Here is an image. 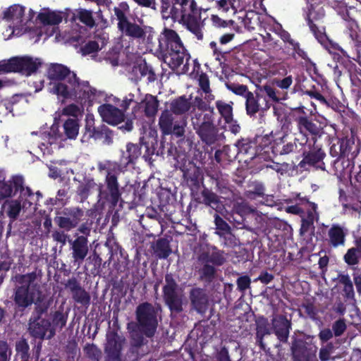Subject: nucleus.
<instances>
[{"mask_svg": "<svg viewBox=\"0 0 361 361\" xmlns=\"http://www.w3.org/2000/svg\"><path fill=\"white\" fill-rule=\"evenodd\" d=\"M348 233L346 228L338 224H333L328 230L327 238L325 240L332 248L344 247Z\"/></svg>", "mask_w": 361, "mask_h": 361, "instance_id": "26", "label": "nucleus"}, {"mask_svg": "<svg viewBox=\"0 0 361 361\" xmlns=\"http://www.w3.org/2000/svg\"><path fill=\"white\" fill-rule=\"evenodd\" d=\"M49 92L63 100L71 99L84 105L90 104L96 94V89L87 80H82L66 66L53 63L47 71Z\"/></svg>", "mask_w": 361, "mask_h": 361, "instance_id": "1", "label": "nucleus"}, {"mask_svg": "<svg viewBox=\"0 0 361 361\" xmlns=\"http://www.w3.org/2000/svg\"><path fill=\"white\" fill-rule=\"evenodd\" d=\"M180 170L183 172V178L192 190H198L201 185H203L204 174L202 169L192 161H188L185 163Z\"/></svg>", "mask_w": 361, "mask_h": 361, "instance_id": "18", "label": "nucleus"}, {"mask_svg": "<svg viewBox=\"0 0 361 361\" xmlns=\"http://www.w3.org/2000/svg\"><path fill=\"white\" fill-rule=\"evenodd\" d=\"M4 207L9 219L15 221L21 211L23 204H21L20 200H7L4 202Z\"/></svg>", "mask_w": 361, "mask_h": 361, "instance_id": "45", "label": "nucleus"}, {"mask_svg": "<svg viewBox=\"0 0 361 361\" xmlns=\"http://www.w3.org/2000/svg\"><path fill=\"white\" fill-rule=\"evenodd\" d=\"M262 97L260 92H250L246 94L245 99V110L246 114L250 116H255L261 109V106L259 102V99Z\"/></svg>", "mask_w": 361, "mask_h": 361, "instance_id": "39", "label": "nucleus"}, {"mask_svg": "<svg viewBox=\"0 0 361 361\" xmlns=\"http://www.w3.org/2000/svg\"><path fill=\"white\" fill-rule=\"evenodd\" d=\"M190 31L196 39L202 41L204 39V24L200 21V13L188 15L184 19L178 20Z\"/></svg>", "mask_w": 361, "mask_h": 361, "instance_id": "31", "label": "nucleus"}, {"mask_svg": "<svg viewBox=\"0 0 361 361\" xmlns=\"http://www.w3.org/2000/svg\"><path fill=\"white\" fill-rule=\"evenodd\" d=\"M74 240H69L71 257L78 267L84 262L89 252V241L85 236L74 235Z\"/></svg>", "mask_w": 361, "mask_h": 361, "instance_id": "21", "label": "nucleus"}, {"mask_svg": "<svg viewBox=\"0 0 361 361\" xmlns=\"http://www.w3.org/2000/svg\"><path fill=\"white\" fill-rule=\"evenodd\" d=\"M202 267L199 270L200 278L207 283H212L216 276V269L208 262H200Z\"/></svg>", "mask_w": 361, "mask_h": 361, "instance_id": "44", "label": "nucleus"}, {"mask_svg": "<svg viewBox=\"0 0 361 361\" xmlns=\"http://www.w3.org/2000/svg\"><path fill=\"white\" fill-rule=\"evenodd\" d=\"M216 107L225 123H228L232 121L233 115L231 104H227L222 100H217L216 102Z\"/></svg>", "mask_w": 361, "mask_h": 361, "instance_id": "47", "label": "nucleus"}, {"mask_svg": "<svg viewBox=\"0 0 361 361\" xmlns=\"http://www.w3.org/2000/svg\"><path fill=\"white\" fill-rule=\"evenodd\" d=\"M212 252L203 251L198 256L200 262H208L212 264L220 267L226 262L224 252L219 250L216 246L212 247Z\"/></svg>", "mask_w": 361, "mask_h": 361, "instance_id": "34", "label": "nucleus"}, {"mask_svg": "<svg viewBox=\"0 0 361 361\" xmlns=\"http://www.w3.org/2000/svg\"><path fill=\"white\" fill-rule=\"evenodd\" d=\"M28 325L30 336L40 341L49 340L56 334V330L49 319L30 318Z\"/></svg>", "mask_w": 361, "mask_h": 361, "instance_id": "16", "label": "nucleus"}, {"mask_svg": "<svg viewBox=\"0 0 361 361\" xmlns=\"http://www.w3.org/2000/svg\"><path fill=\"white\" fill-rule=\"evenodd\" d=\"M185 120L176 119L173 114L168 109L162 111L159 118V127L164 135H173L180 137L185 135Z\"/></svg>", "mask_w": 361, "mask_h": 361, "instance_id": "12", "label": "nucleus"}, {"mask_svg": "<svg viewBox=\"0 0 361 361\" xmlns=\"http://www.w3.org/2000/svg\"><path fill=\"white\" fill-rule=\"evenodd\" d=\"M104 353L108 361H121L122 350L126 338L113 330L107 332L106 335Z\"/></svg>", "mask_w": 361, "mask_h": 361, "instance_id": "14", "label": "nucleus"}, {"mask_svg": "<svg viewBox=\"0 0 361 361\" xmlns=\"http://www.w3.org/2000/svg\"><path fill=\"white\" fill-rule=\"evenodd\" d=\"M152 248L156 257L159 259H167L172 252L170 242L166 238H159Z\"/></svg>", "mask_w": 361, "mask_h": 361, "instance_id": "41", "label": "nucleus"}, {"mask_svg": "<svg viewBox=\"0 0 361 361\" xmlns=\"http://www.w3.org/2000/svg\"><path fill=\"white\" fill-rule=\"evenodd\" d=\"M35 305V307L30 318L43 319L42 316L47 312L49 303L43 301L41 297H38Z\"/></svg>", "mask_w": 361, "mask_h": 361, "instance_id": "53", "label": "nucleus"}, {"mask_svg": "<svg viewBox=\"0 0 361 361\" xmlns=\"http://www.w3.org/2000/svg\"><path fill=\"white\" fill-rule=\"evenodd\" d=\"M159 49L171 56L170 66L173 69L183 65V71H188L190 55L183 45L178 34L173 30L164 28L158 38Z\"/></svg>", "mask_w": 361, "mask_h": 361, "instance_id": "2", "label": "nucleus"}, {"mask_svg": "<svg viewBox=\"0 0 361 361\" xmlns=\"http://www.w3.org/2000/svg\"><path fill=\"white\" fill-rule=\"evenodd\" d=\"M256 335L257 337H264L266 335L271 334L272 330L269 328L268 319L264 317H260L256 321Z\"/></svg>", "mask_w": 361, "mask_h": 361, "instance_id": "52", "label": "nucleus"}, {"mask_svg": "<svg viewBox=\"0 0 361 361\" xmlns=\"http://www.w3.org/2000/svg\"><path fill=\"white\" fill-rule=\"evenodd\" d=\"M191 123L200 140L208 146L215 145L221 140L219 130L214 123V114L195 111L191 116Z\"/></svg>", "mask_w": 361, "mask_h": 361, "instance_id": "5", "label": "nucleus"}, {"mask_svg": "<svg viewBox=\"0 0 361 361\" xmlns=\"http://www.w3.org/2000/svg\"><path fill=\"white\" fill-rule=\"evenodd\" d=\"M98 112L102 120L112 126H116L124 121L123 110L110 104H103L98 107Z\"/></svg>", "mask_w": 361, "mask_h": 361, "instance_id": "25", "label": "nucleus"}, {"mask_svg": "<svg viewBox=\"0 0 361 361\" xmlns=\"http://www.w3.org/2000/svg\"><path fill=\"white\" fill-rule=\"evenodd\" d=\"M178 11H180L178 20L184 19L188 15H197L200 12L198 11L195 0H179Z\"/></svg>", "mask_w": 361, "mask_h": 361, "instance_id": "42", "label": "nucleus"}, {"mask_svg": "<svg viewBox=\"0 0 361 361\" xmlns=\"http://www.w3.org/2000/svg\"><path fill=\"white\" fill-rule=\"evenodd\" d=\"M65 286L71 293L72 298L75 302L86 308L90 306L91 302L90 295L81 286L75 277L68 279L65 283Z\"/></svg>", "mask_w": 361, "mask_h": 361, "instance_id": "23", "label": "nucleus"}, {"mask_svg": "<svg viewBox=\"0 0 361 361\" xmlns=\"http://www.w3.org/2000/svg\"><path fill=\"white\" fill-rule=\"evenodd\" d=\"M129 6L127 3L122 2L118 7L114 8V15L116 17L117 28L121 33V35L131 40L145 39L147 35V26L143 25L142 20H139L137 23L135 20H131L126 15Z\"/></svg>", "mask_w": 361, "mask_h": 361, "instance_id": "6", "label": "nucleus"}, {"mask_svg": "<svg viewBox=\"0 0 361 361\" xmlns=\"http://www.w3.org/2000/svg\"><path fill=\"white\" fill-rule=\"evenodd\" d=\"M13 300L14 302V317H22L27 308L34 302V296L30 291L29 285H22L15 288Z\"/></svg>", "mask_w": 361, "mask_h": 361, "instance_id": "15", "label": "nucleus"}, {"mask_svg": "<svg viewBox=\"0 0 361 361\" xmlns=\"http://www.w3.org/2000/svg\"><path fill=\"white\" fill-rule=\"evenodd\" d=\"M284 126L285 124L281 128L272 130L269 134L261 137L264 142V145H271V152L274 155H287L297 151L298 139L295 138L288 142V134L283 130Z\"/></svg>", "mask_w": 361, "mask_h": 361, "instance_id": "8", "label": "nucleus"}, {"mask_svg": "<svg viewBox=\"0 0 361 361\" xmlns=\"http://www.w3.org/2000/svg\"><path fill=\"white\" fill-rule=\"evenodd\" d=\"M179 0H161V13L165 19L171 18L173 21H178L180 13L178 11Z\"/></svg>", "mask_w": 361, "mask_h": 361, "instance_id": "38", "label": "nucleus"}, {"mask_svg": "<svg viewBox=\"0 0 361 361\" xmlns=\"http://www.w3.org/2000/svg\"><path fill=\"white\" fill-rule=\"evenodd\" d=\"M114 131L104 124L94 126L93 118L87 117L85 120V132L82 137V142L88 141L92 138L101 140L104 145H111L114 142Z\"/></svg>", "mask_w": 361, "mask_h": 361, "instance_id": "11", "label": "nucleus"}, {"mask_svg": "<svg viewBox=\"0 0 361 361\" xmlns=\"http://www.w3.org/2000/svg\"><path fill=\"white\" fill-rule=\"evenodd\" d=\"M211 4L213 7L226 12L230 8L237 10L240 7V0H214Z\"/></svg>", "mask_w": 361, "mask_h": 361, "instance_id": "50", "label": "nucleus"}, {"mask_svg": "<svg viewBox=\"0 0 361 361\" xmlns=\"http://www.w3.org/2000/svg\"><path fill=\"white\" fill-rule=\"evenodd\" d=\"M166 284L163 286V299L171 312L180 313L183 308V295L178 291V285L171 274L165 276Z\"/></svg>", "mask_w": 361, "mask_h": 361, "instance_id": "10", "label": "nucleus"}, {"mask_svg": "<svg viewBox=\"0 0 361 361\" xmlns=\"http://www.w3.org/2000/svg\"><path fill=\"white\" fill-rule=\"evenodd\" d=\"M192 307L199 313L203 314L208 308L209 298L206 290L201 288H192L189 293Z\"/></svg>", "mask_w": 361, "mask_h": 361, "instance_id": "30", "label": "nucleus"}, {"mask_svg": "<svg viewBox=\"0 0 361 361\" xmlns=\"http://www.w3.org/2000/svg\"><path fill=\"white\" fill-rule=\"evenodd\" d=\"M12 349L6 341L0 340V361H10Z\"/></svg>", "mask_w": 361, "mask_h": 361, "instance_id": "62", "label": "nucleus"}, {"mask_svg": "<svg viewBox=\"0 0 361 361\" xmlns=\"http://www.w3.org/2000/svg\"><path fill=\"white\" fill-rule=\"evenodd\" d=\"M29 350L30 346L25 339H21L16 342V350L17 352V354L21 358V360H29Z\"/></svg>", "mask_w": 361, "mask_h": 361, "instance_id": "55", "label": "nucleus"}, {"mask_svg": "<svg viewBox=\"0 0 361 361\" xmlns=\"http://www.w3.org/2000/svg\"><path fill=\"white\" fill-rule=\"evenodd\" d=\"M347 329L345 319L339 318L332 324V331L336 337L341 336L343 334Z\"/></svg>", "mask_w": 361, "mask_h": 361, "instance_id": "63", "label": "nucleus"}, {"mask_svg": "<svg viewBox=\"0 0 361 361\" xmlns=\"http://www.w3.org/2000/svg\"><path fill=\"white\" fill-rule=\"evenodd\" d=\"M235 145L238 154L250 156L248 159L250 160L257 154V141L255 139L243 137L238 140Z\"/></svg>", "mask_w": 361, "mask_h": 361, "instance_id": "37", "label": "nucleus"}, {"mask_svg": "<svg viewBox=\"0 0 361 361\" xmlns=\"http://www.w3.org/2000/svg\"><path fill=\"white\" fill-rule=\"evenodd\" d=\"M232 212L235 214V215H241V216L246 217L247 215L253 213L254 209L247 203L241 202L233 204Z\"/></svg>", "mask_w": 361, "mask_h": 361, "instance_id": "56", "label": "nucleus"}, {"mask_svg": "<svg viewBox=\"0 0 361 361\" xmlns=\"http://www.w3.org/2000/svg\"><path fill=\"white\" fill-rule=\"evenodd\" d=\"M226 87L236 95L242 96L243 97H245L246 94L250 92L249 91L247 86L243 84L231 83L227 84Z\"/></svg>", "mask_w": 361, "mask_h": 361, "instance_id": "64", "label": "nucleus"}, {"mask_svg": "<svg viewBox=\"0 0 361 361\" xmlns=\"http://www.w3.org/2000/svg\"><path fill=\"white\" fill-rule=\"evenodd\" d=\"M341 146V155L342 159L347 158L348 164L347 167L350 166V162L354 165V159L357 157L360 152V147L355 145V139L352 137H345L339 139Z\"/></svg>", "mask_w": 361, "mask_h": 361, "instance_id": "32", "label": "nucleus"}, {"mask_svg": "<svg viewBox=\"0 0 361 361\" xmlns=\"http://www.w3.org/2000/svg\"><path fill=\"white\" fill-rule=\"evenodd\" d=\"M302 155L303 159L299 163L300 167L307 164L317 169L324 170L325 164L323 160L326 157V153L321 147L314 146L313 149L308 152H303Z\"/></svg>", "mask_w": 361, "mask_h": 361, "instance_id": "27", "label": "nucleus"}, {"mask_svg": "<svg viewBox=\"0 0 361 361\" xmlns=\"http://www.w3.org/2000/svg\"><path fill=\"white\" fill-rule=\"evenodd\" d=\"M159 309L152 303L144 302L138 305L135 310L137 329L141 331L147 338H152L155 335L159 321Z\"/></svg>", "mask_w": 361, "mask_h": 361, "instance_id": "7", "label": "nucleus"}, {"mask_svg": "<svg viewBox=\"0 0 361 361\" xmlns=\"http://www.w3.org/2000/svg\"><path fill=\"white\" fill-rule=\"evenodd\" d=\"M80 52L82 55L87 56L92 54H95L102 49L99 43L94 40H90L84 45L80 47Z\"/></svg>", "mask_w": 361, "mask_h": 361, "instance_id": "58", "label": "nucleus"}, {"mask_svg": "<svg viewBox=\"0 0 361 361\" xmlns=\"http://www.w3.org/2000/svg\"><path fill=\"white\" fill-rule=\"evenodd\" d=\"M336 345L333 342H328L326 345H322L319 352V358L321 361H329L334 357H331V355L336 350Z\"/></svg>", "mask_w": 361, "mask_h": 361, "instance_id": "54", "label": "nucleus"}, {"mask_svg": "<svg viewBox=\"0 0 361 361\" xmlns=\"http://www.w3.org/2000/svg\"><path fill=\"white\" fill-rule=\"evenodd\" d=\"M303 18L310 32L317 40L324 44L329 38L326 32L325 20L326 12L325 4L322 0H310L303 8Z\"/></svg>", "mask_w": 361, "mask_h": 361, "instance_id": "3", "label": "nucleus"}, {"mask_svg": "<svg viewBox=\"0 0 361 361\" xmlns=\"http://www.w3.org/2000/svg\"><path fill=\"white\" fill-rule=\"evenodd\" d=\"M92 183L90 181L80 183L77 188V195L80 197V202H85L89 197L90 190L92 188Z\"/></svg>", "mask_w": 361, "mask_h": 361, "instance_id": "60", "label": "nucleus"}, {"mask_svg": "<svg viewBox=\"0 0 361 361\" xmlns=\"http://www.w3.org/2000/svg\"><path fill=\"white\" fill-rule=\"evenodd\" d=\"M159 105V102L157 97L147 94L140 102L136 104L133 110V114L136 117L137 111L140 110L146 117L153 118L158 111Z\"/></svg>", "mask_w": 361, "mask_h": 361, "instance_id": "28", "label": "nucleus"}, {"mask_svg": "<svg viewBox=\"0 0 361 361\" xmlns=\"http://www.w3.org/2000/svg\"><path fill=\"white\" fill-rule=\"evenodd\" d=\"M310 207L306 213L300 217L301 224L299 233L301 236L307 233H310V235H313L315 228L314 221H317L319 219L317 204L315 202H310Z\"/></svg>", "mask_w": 361, "mask_h": 361, "instance_id": "24", "label": "nucleus"}, {"mask_svg": "<svg viewBox=\"0 0 361 361\" xmlns=\"http://www.w3.org/2000/svg\"><path fill=\"white\" fill-rule=\"evenodd\" d=\"M343 259L353 271H357L355 267L361 262V238L354 240V246L347 250Z\"/></svg>", "mask_w": 361, "mask_h": 361, "instance_id": "33", "label": "nucleus"}, {"mask_svg": "<svg viewBox=\"0 0 361 361\" xmlns=\"http://www.w3.org/2000/svg\"><path fill=\"white\" fill-rule=\"evenodd\" d=\"M25 13V7L15 4L10 6L5 12L4 17L10 20H21Z\"/></svg>", "mask_w": 361, "mask_h": 361, "instance_id": "51", "label": "nucleus"}, {"mask_svg": "<svg viewBox=\"0 0 361 361\" xmlns=\"http://www.w3.org/2000/svg\"><path fill=\"white\" fill-rule=\"evenodd\" d=\"M19 199L23 204V208L27 209L33 204L35 206L39 205V199L42 197V195L39 191L34 193L29 187L25 188L24 185H23V188L19 190Z\"/></svg>", "mask_w": 361, "mask_h": 361, "instance_id": "36", "label": "nucleus"}, {"mask_svg": "<svg viewBox=\"0 0 361 361\" xmlns=\"http://www.w3.org/2000/svg\"><path fill=\"white\" fill-rule=\"evenodd\" d=\"M214 218V222L215 224L216 229L214 233L219 235V237H222L226 235V234H229L230 231H231L229 224L218 214H215Z\"/></svg>", "mask_w": 361, "mask_h": 361, "instance_id": "48", "label": "nucleus"}, {"mask_svg": "<svg viewBox=\"0 0 361 361\" xmlns=\"http://www.w3.org/2000/svg\"><path fill=\"white\" fill-rule=\"evenodd\" d=\"M37 18L44 25H56L62 22L61 14L54 11L39 13Z\"/></svg>", "mask_w": 361, "mask_h": 361, "instance_id": "46", "label": "nucleus"}, {"mask_svg": "<svg viewBox=\"0 0 361 361\" xmlns=\"http://www.w3.org/2000/svg\"><path fill=\"white\" fill-rule=\"evenodd\" d=\"M145 149L143 157L145 160L154 153V148L149 146L148 142L146 141L145 137H142L140 138L139 144H133L129 142L126 145L127 156L123 155V158L126 159V163L133 164L135 161L140 156L142 149Z\"/></svg>", "mask_w": 361, "mask_h": 361, "instance_id": "19", "label": "nucleus"}, {"mask_svg": "<svg viewBox=\"0 0 361 361\" xmlns=\"http://www.w3.org/2000/svg\"><path fill=\"white\" fill-rule=\"evenodd\" d=\"M24 183V178L20 175L13 176L8 181L0 180V199L15 196Z\"/></svg>", "mask_w": 361, "mask_h": 361, "instance_id": "29", "label": "nucleus"}, {"mask_svg": "<svg viewBox=\"0 0 361 361\" xmlns=\"http://www.w3.org/2000/svg\"><path fill=\"white\" fill-rule=\"evenodd\" d=\"M201 196L202 197V203L206 206L210 207L217 212L223 209L224 204L220 200V197L211 189L203 185Z\"/></svg>", "mask_w": 361, "mask_h": 361, "instance_id": "35", "label": "nucleus"}, {"mask_svg": "<svg viewBox=\"0 0 361 361\" xmlns=\"http://www.w3.org/2000/svg\"><path fill=\"white\" fill-rule=\"evenodd\" d=\"M42 66L39 59L29 56H16L0 61V73H19L25 76L35 73Z\"/></svg>", "mask_w": 361, "mask_h": 361, "instance_id": "9", "label": "nucleus"}, {"mask_svg": "<svg viewBox=\"0 0 361 361\" xmlns=\"http://www.w3.org/2000/svg\"><path fill=\"white\" fill-rule=\"evenodd\" d=\"M83 216L84 211L79 207H66L61 216L54 218V221L60 228L70 231L78 227Z\"/></svg>", "mask_w": 361, "mask_h": 361, "instance_id": "13", "label": "nucleus"}, {"mask_svg": "<svg viewBox=\"0 0 361 361\" xmlns=\"http://www.w3.org/2000/svg\"><path fill=\"white\" fill-rule=\"evenodd\" d=\"M138 69L140 73V76L142 78H146L147 82H152L156 80V75L152 68L146 62L140 64Z\"/></svg>", "mask_w": 361, "mask_h": 361, "instance_id": "57", "label": "nucleus"}, {"mask_svg": "<svg viewBox=\"0 0 361 361\" xmlns=\"http://www.w3.org/2000/svg\"><path fill=\"white\" fill-rule=\"evenodd\" d=\"M84 351L88 358L94 361H99L102 355L101 350L94 343L87 344L84 348Z\"/></svg>", "mask_w": 361, "mask_h": 361, "instance_id": "59", "label": "nucleus"}, {"mask_svg": "<svg viewBox=\"0 0 361 361\" xmlns=\"http://www.w3.org/2000/svg\"><path fill=\"white\" fill-rule=\"evenodd\" d=\"M290 350L293 361H312L315 357V350L302 338H295Z\"/></svg>", "mask_w": 361, "mask_h": 361, "instance_id": "20", "label": "nucleus"}, {"mask_svg": "<svg viewBox=\"0 0 361 361\" xmlns=\"http://www.w3.org/2000/svg\"><path fill=\"white\" fill-rule=\"evenodd\" d=\"M292 328L291 320L286 315L277 314L271 319V330L277 339L282 343H286L288 340L290 331Z\"/></svg>", "mask_w": 361, "mask_h": 361, "instance_id": "22", "label": "nucleus"}, {"mask_svg": "<svg viewBox=\"0 0 361 361\" xmlns=\"http://www.w3.org/2000/svg\"><path fill=\"white\" fill-rule=\"evenodd\" d=\"M105 190L100 191L101 197L115 207L121 198L118 177L115 173L108 171L105 178Z\"/></svg>", "mask_w": 361, "mask_h": 361, "instance_id": "17", "label": "nucleus"}, {"mask_svg": "<svg viewBox=\"0 0 361 361\" xmlns=\"http://www.w3.org/2000/svg\"><path fill=\"white\" fill-rule=\"evenodd\" d=\"M191 108V102L185 95L178 97L170 103V111L176 115H183Z\"/></svg>", "mask_w": 361, "mask_h": 361, "instance_id": "40", "label": "nucleus"}, {"mask_svg": "<svg viewBox=\"0 0 361 361\" xmlns=\"http://www.w3.org/2000/svg\"><path fill=\"white\" fill-rule=\"evenodd\" d=\"M77 18L82 24L90 28H92L96 25L92 11H91L85 8H80L78 11Z\"/></svg>", "mask_w": 361, "mask_h": 361, "instance_id": "49", "label": "nucleus"}, {"mask_svg": "<svg viewBox=\"0 0 361 361\" xmlns=\"http://www.w3.org/2000/svg\"><path fill=\"white\" fill-rule=\"evenodd\" d=\"M290 116L298 132L305 139V142L309 137L315 142L324 134L322 123L315 116L308 114L304 106L293 109Z\"/></svg>", "mask_w": 361, "mask_h": 361, "instance_id": "4", "label": "nucleus"}, {"mask_svg": "<svg viewBox=\"0 0 361 361\" xmlns=\"http://www.w3.org/2000/svg\"><path fill=\"white\" fill-rule=\"evenodd\" d=\"M68 316L66 315L62 311H56L52 317L53 327L59 328L61 330L66 324Z\"/></svg>", "mask_w": 361, "mask_h": 361, "instance_id": "61", "label": "nucleus"}, {"mask_svg": "<svg viewBox=\"0 0 361 361\" xmlns=\"http://www.w3.org/2000/svg\"><path fill=\"white\" fill-rule=\"evenodd\" d=\"M63 133L66 138L75 140L79 133V121L77 118H68L63 125Z\"/></svg>", "mask_w": 361, "mask_h": 361, "instance_id": "43", "label": "nucleus"}]
</instances>
